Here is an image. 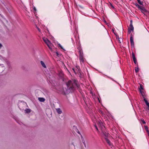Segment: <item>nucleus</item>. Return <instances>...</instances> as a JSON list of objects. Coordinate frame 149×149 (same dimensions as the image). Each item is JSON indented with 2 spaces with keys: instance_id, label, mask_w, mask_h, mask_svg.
Instances as JSON below:
<instances>
[{
  "instance_id": "11",
  "label": "nucleus",
  "mask_w": 149,
  "mask_h": 149,
  "mask_svg": "<svg viewBox=\"0 0 149 149\" xmlns=\"http://www.w3.org/2000/svg\"><path fill=\"white\" fill-rule=\"evenodd\" d=\"M144 127L147 133H148V136H149V131L148 130V127L146 126H145Z\"/></svg>"
},
{
  "instance_id": "13",
  "label": "nucleus",
  "mask_w": 149,
  "mask_h": 149,
  "mask_svg": "<svg viewBox=\"0 0 149 149\" xmlns=\"http://www.w3.org/2000/svg\"><path fill=\"white\" fill-rule=\"evenodd\" d=\"M133 61H134V63L137 66H138V63L136 61V58H135V59H133Z\"/></svg>"
},
{
  "instance_id": "16",
  "label": "nucleus",
  "mask_w": 149,
  "mask_h": 149,
  "mask_svg": "<svg viewBox=\"0 0 149 149\" xmlns=\"http://www.w3.org/2000/svg\"><path fill=\"white\" fill-rule=\"evenodd\" d=\"M138 3L141 5H143V2H141L140 0H137Z\"/></svg>"
},
{
  "instance_id": "2",
  "label": "nucleus",
  "mask_w": 149,
  "mask_h": 149,
  "mask_svg": "<svg viewBox=\"0 0 149 149\" xmlns=\"http://www.w3.org/2000/svg\"><path fill=\"white\" fill-rule=\"evenodd\" d=\"M139 9L145 15H146L148 13V11L143 6H141Z\"/></svg>"
},
{
  "instance_id": "15",
  "label": "nucleus",
  "mask_w": 149,
  "mask_h": 149,
  "mask_svg": "<svg viewBox=\"0 0 149 149\" xmlns=\"http://www.w3.org/2000/svg\"><path fill=\"white\" fill-rule=\"evenodd\" d=\"M135 70L136 73H137L139 71V68L138 66H137L136 67L135 69Z\"/></svg>"
},
{
  "instance_id": "1",
  "label": "nucleus",
  "mask_w": 149,
  "mask_h": 149,
  "mask_svg": "<svg viewBox=\"0 0 149 149\" xmlns=\"http://www.w3.org/2000/svg\"><path fill=\"white\" fill-rule=\"evenodd\" d=\"M67 86V89L64 88L62 86L58 87V91L63 94H65L66 91H68L69 92H72L76 88L79 89V86L78 84V81L75 80H69L66 83Z\"/></svg>"
},
{
  "instance_id": "9",
  "label": "nucleus",
  "mask_w": 149,
  "mask_h": 149,
  "mask_svg": "<svg viewBox=\"0 0 149 149\" xmlns=\"http://www.w3.org/2000/svg\"><path fill=\"white\" fill-rule=\"evenodd\" d=\"M40 63L42 65V66L44 68H46V67L45 64V63H44V62L41 61H40Z\"/></svg>"
},
{
  "instance_id": "6",
  "label": "nucleus",
  "mask_w": 149,
  "mask_h": 149,
  "mask_svg": "<svg viewBox=\"0 0 149 149\" xmlns=\"http://www.w3.org/2000/svg\"><path fill=\"white\" fill-rule=\"evenodd\" d=\"M56 109V110L58 114H61L62 113V111L60 108H57Z\"/></svg>"
},
{
  "instance_id": "10",
  "label": "nucleus",
  "mask_w": 149,
  "mask_h": 149,
  "mask_svg": "<svg viewBox=\"0 0 149 149\" xmlns=\"http://www.w3.org/2000/svg\"><path fill=\"white\" fill-rule=\"evenodd\" d=\"M45 43L47 44L49 47L50 49V45L51 44L49 40H48V42H47Z\"/></svg>"
},
{
  "instance_id": "14",
  "label": "nucleus",
  "mask_w": 149,
  "mask_h": 149,
  "mask_svg": "<svg viewBox=\"0 0 149 149\" xmlns=\"http://www.w3.org/2000/svg\"><path fill=\"white\" fill-rule=\"evenodd\" d=\"M25 111L26 113H29L31 112V110L29 109H26L25 110Z\"/></svg>"
},
{
  "instance_id": "33",
  "label": "nucleus",
  "mask_w": 149,
  "mask_h": 149,
  "mask_svg": "<svg viewBox=\"0 0 149 149\" xmlns=\"http://www.w3.org/2000/svg\"><path fill=\"white\" fill-rule=\"evenodd\" d=\"M2 46V45L1 43H0V49H1V48Z\"/></svg>"
},
{
  "instance_id": "22",
  "label": "nucleus",
  "mask_w": 149,
  "mask_h": 149,
  "mask_svg": "<svg viewBox=\"0 0 149 149\" xmlns=\"http://www.w3.org/2000/svg\"><path fill=\"white\" fill-rule=\"evenodd\" d=\"M143 89V85L141 84H140V88H139V90L140 91V90H142Z\"/></svg>"
},
{
  "instance_id": "35",
  "label": "nucleus",
  "mask_w": 149,
  "mask_h": 149,
  "mask_svg": "<svg viewBox=\"0 0 149 149\" xmlns=\"http://www.w3.org/2000/svg\"><path fill=\"white\" fill-rule=\"evenodd\" d=\"M33 9H34V10L35 11H36V8L35 7H34L33 8Z\"/></svg>"
},
{
  "instance_id": "34",
  "label": "nucleus",
  "mask_w": 149,
  "mask_h": 149,
  "mask_svg": "<svg viewBox=\"0 0 149 149\" xmlns=\"http://www.w3.org/2000/svg\"><path fill=\"white\" fill-rule=\"evenodd\" d=\"M77 132L79 134L81 135V134L80 132L78 130V132Z\"/></svg>"
},
{
  "instance_id": "18",
  "label": "nucleus",
  "mask_w": 149,
  "mask_h": 149,
  "mask_svg": "<svg viewBox=\"0 0 149 149\" xmlns=\"http://www.w3.org/2000/svg\"><path fill=\"white\" fill-rule=\"evenodd\" d=\"M59 75L61 77H62L63 76V72H60V73L59 74Z\"/></svg>"
},
{
  "instance_id": "20",
  "label": "nucleus",
  "mask_w": 149,
  "mask_h": 149,
  "mask_svg": "<svg viewBox=\"0 0 149 149\" xmlns=\"http://www.w3.org/2000/svg\"><path fill=\"white\" fill-rule=\"evenodd\" d=\"M82 142H83V144L84 145V146L85 147V148H86V143L85 142V141H84V139H83V141Z\"/></svg>"
},
{
  "instance_id": "38",
  "label": "nucleus",
  "mask_w": 149,
  "mask_h": 149,
  "mask_svg": "<svg viewBox=\"0 0 149 149\" xmlns=\"http://www.w3.org/2000/svg\"><path fill=\"white\" fill-rule=\"evenodd\" d=\"M118 41H119V42H120V43H121V42L120 41V39H118Z\"/></svg>"
},
{
  "instance_id": "19",
  "label": "nucleus",
  "mask_w": 149,
  "mask_h": 149,
  "mask_svg": "<svg viewBox=\"0 0 149 149\" xmlns=\"http://www.w3.org/2000/svg\"><path fill=\"white\" fill-rule=\"evenodd\" d=\"M79 56H81L83 55V52L81 50H80L79 51Z\"/></svg>"
},
{
  "instance_id": "4",
  "label": "nucleus",
  "mask_w": 149,
  "mask_h": 149,
  "mask_svg": "<svg viewBox=\"0 0 149 149\" xmlns=\"http://www.w3.org/2000/svg\"><path fill=\"white\" fill-rule=\"evenodd\" d=\"M130 41L131 46H133L134 45V42L133 41V37L131 36L130 38Z\"/></svg>"
},
{
  "instance_id": "31",
  "label": "nucleus",
  "mask_w": 149,
  "mask_h": 149,
  "mask_svg": "<svg viewBox=\"0 0 149 149\" xmlns=\"http://www.w3.org/2000/svg\"><path fill=\"white\" fill-rule=\"evenodd\" d=\"M110 4L111 7L113 8H114V7L111 4Z\"/></svg>"
},
{
  "instance_id": "32",
  "label": "nucleus",
  "mask_w": 149,
  "mask_h": 149,
  "mask_svg": "<svg viewBox=\"0 0 149 149\" xmlns=\"http://www.w3.org/2000/svg\"><path fill=\"white\" fill-rule=\"evenodd\" d=\"M117 39H120V38L118 36H116Z\"/></svg>"
},
{
  "instance_id": "36",
  "label": "nucleus",
  "mask_w": 149,
  "mask_h": 149,
  "mask_svg": "<svg viewBox=\"0 0 149 149\" xmlns=\"http://www.w3.org/2000/svg\"><path fill=\"white\" fill-rule=\"evenodd\" d=\"M56 54H57V55L58 56V55H59V54H58V52H56Z\"/></svg>"
},
{
  "instance_id": "30",
  "label": "nucleus",
  "mask_w": 149,
  "mask_h": 149,
  "mask_svg": "<svg viewBox=\"0 0 149 149\" xmlns=\"http://www.w3.org/2000/svg\"><path fill=\"white\" fill-rule=\"evenodd\" d=\"M81 139L82 141H83V139H84L81 135Z\"/></svg>"
},
{
  "instance_id": "7",
  "label": "nucleus",
  "mask_w": 149,
  "mask_h": 149,
  "mask_svg": "<svg viewBox=\"0 0 149 149\" xmlns=\"http://www.w3.org/2000/svg\"><path fill=\"white\" fill-rule=\"evenodd\" d=\"M38 100L41 102H44L45 100V99L43 97H39Z\"/></svg>"
},
{
  "instance_id": "5",
  "label": "nucleus",
  "mask_w": 149,
  "mask_h": 149,
  "mask_svg": "<svg viewBox=\"0 0 149 149\" xmlns=\"http://www.w3.org/2000/svg\"><path fill=\"white\" fill-rule=\"evenodd\" d=\"M102 133L103 134V135L104 136V138L105 137L107 138V137L108 136L109 134L107 132H102Z\"/></svg>"
},
{
  "instance_id": "24",
  "label": "nucleus",
  "mask_w": 149,
  "mask_h": 149,
  "mask_svg": "<svg viewBox=\"0 0 149 149\" xmlns=\"http://www.w3.org/2000/svg\"><path fill=\"white\" fill-rule=\"evenodd\" d=\"M134 4L136 7H138V9L141 6L139 5L136 3H135Z\"/></svg>"
},
{
  "instance_id": "28",
  "label": "nucleus",
  "mask_w": 149,
  "mask_h": 149,
  "mask_svg": "<svg viewBox=\"0 0 149 149\" xmlns=\"http://www.w3.org/2000/svg\"><path fill=\"white\" fill-rule=\"evenodd\" d=\"M146 105H147V106L149 107V103L147 102L146 103Z\"/></svg>"
},
{
  "instance_id": "39",
  "label": "nucleus",
  "mask_w": 149,
  "mask_h": 149,
  "mask_svg": "<svg viewBox=\"0 0 149 149\" xmlns=\"http://www.w3.org/2000/svg\"><path fill=\"white\" fill-rule=\"evenodd\" d=\"M95 127H96V129L97 130H98V128H97V126H95Z\"/></svg>"
},
{
  "instance_id": "26",
  "label": "nucleus",
  "mask_w": 149,
  "mask_h": 149,
  "mask_svg": "<svg viewBox=\"0 0 149 149\" xmlns=\"http://www.w3.org/2000/svg\"><path fill=\"white\" fill-rule=\"evenodd\" d=\"M58 46L60 47L61 49H62L64 50V49H63V47L60 44H58Z\"/></svg>"
},
{
  "instance_id": "8",
  "label": "nucleus",
  "mask_w": 149,
  "mask_h": 149,
  "mask_svg": "<svg viewBox=\"0 0 149 149\" xmlns=\"http://www.w3.org/2000/svg\"><path fill=\"white\" fill-rule=\"evenodd\" d=\"M79 60H80L82 62H83L84 61V60L83 58V56H79Z\"/></svg>"
},
{
  "instance_id": "23",
  "label": "nucleus",
  "mask_w": 149,
  "mask_h": 149,
  "mask_svg": "<svg viewBox=\"0 0 149 149\" xmlns=\"http://www.w3.org/2000/svg\"><path fill=\"white\" fill-rule=\"evenodd\" d=\"M43 40L45 42V43L46 42H48V40L46 38H43Z\"/></svg>"
},
{
  "instance_id": "17",
  "label": "nucleus",
  "mask_w": 149,
  "mask_h": 149,
  "mask_svg": "<svg viewBox=\"0 0 149 149\" xmlns=\"http://www.w3.org/2000/svg\"><path fill=\"white\" fill-rule=\"evenodd\" d=\"M139 91L140 92V93L141 94V95L142 96V97H144V95H143V94L144 93V92L142 91L141 90H140Z\"/></svg>"
},
{
  "instance_id": "12",
  "label": "nucleus",
  "mask_w": 149,
  "mask_h": 149,
  "mask_svg": "<svg viewBox=\"0 0 149 149\" xmlns=\"http://www.w3.org/2000/svg\"><path fill=\"white\" fill-rule=\"evenodd\" d=\"M105 139L106 140V141L108 143V144L110 146L111 145V143L110 142L109 140H108V139H107V138H106L105 137Z\"/></svg>"
},
{
  "instance_id": "27",
  "label": "nucleus",
  "mask_w": 149,
  "mask_h": 149,
  "mask_svg": "<svg viewBox=\"0 0 149 149\" xmlns=\"http://www.w3.org/2000/svg\"><path fill=\"white\" fill-rule=\"evenodd\" d=\"M143 98H144L143 100L144 101V102H145V103H146V102H148L147 101V100H146V99L145 98L143 97Z\"/></svg>"
},
{
  "instance_id": "3",
  "label": "nucleus",
  "mask_w": 149,
  "mask_h": 149,
  "mask_svg": "<svg viewBox=\"0 0 149 149\" xmlns=\"http://www.w3.org/2000/svg\"><path fill=\"white\" fill-rule=\"evenodd\" d=\"M134 29V27L132 25V21L131 20L130 21V27L128 28V32L129 33H130L132 31H133Z\"/></svg>"
},
{
  "instance_id": "37",
  "label": "nucleus",
  "mask_w": 149,
  "mask_h": 149,
  "mask_svg": "<svg viewBox=\"0 0 149 149\" xmlns=\"http://www.w3.org/2000/svg\"><path fill=\"white\" fill-rule=\"evenodd\" d=\"M108 78H110V79H111L112 80H113V79L112 78H110V77H109Z\"/></svg>"
},
{
  "instance_id": "29",
  "label": "nucleus",
  "mask_w": 149,
  "mask_h": 149,
  "mask_svg": "<svg viewBox=\"0 0 149 149\" xmlns=\"http://www.w3.org/2000/svg\"><path fill=\"white\" fill-rule=\"evenodd\" d=\"M141 121H142V123L143 124H145L146 123V122L145 121L143 120H141Z\"/></svg>"
},
{
  "instance_id": "25",
  "label": "nucleus",
  "mask_w": 149,
  "mask_h": 149,
  "mask_svg": "<svg viewBox=\"0 0 149 149\" xmlns=\"http://www.w3.org/2000/svg\"><path fill=\"white\" fill-rule=\"evenodd\" d=\"M4 57H3L2 56L0 55V59H4Z\"/></svg>"
},
{
  "instance_id": "21",
  "label": "nucleus",
  "mask_w": 149,
  "mask_h": 149,
  "mask_svg": "<svg viewBox=\"0 0 149 149\" xmlns=\"http://www.w3.org/2000/svg\"><path fill=\"white\" fill-rule=\"evenodd\" d=\"M132 58H133V59L136 58L135 57V54L133 52H132Z\"/></svg>"
},
{
  "instance_id": "40",
  "label": "nucleus",
  "mask_w": 149,
  "mask_h": 149,
  "mask_svg": "<svg viewBox=\"0 0 149 149\" xmlns=\"http://www.w3.org/2000/svg\"><path fill=\"white\" fill-rule=\"evenodd\" d=\"M38 29V31H40V29Z\"/></svg>"
}]
</instances>
